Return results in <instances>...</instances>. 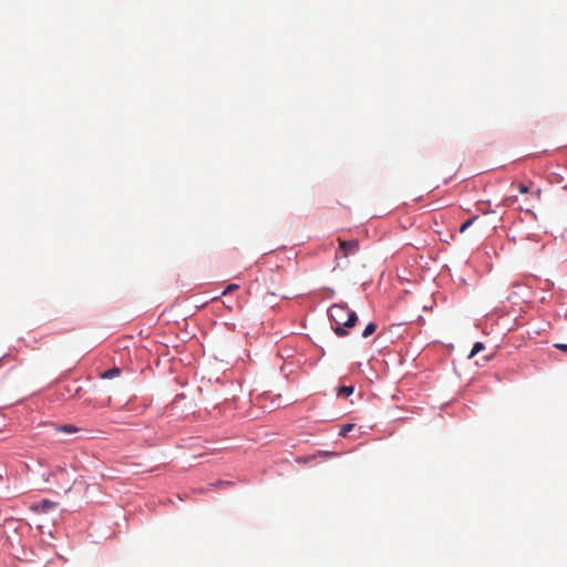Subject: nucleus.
Returning <instances> with one entry per match:
<instances>
[{
    "label": "nucleus",
    "mask_w": 567,
    "mask_h": 567,
    "mask_svg": "<svg viewBox=\"0 0 567 567\" xmlns=\"http://www.w3.org/2000/svg\"><path fill=\"white\" fill-rule=\"evenodd\" d=\"M518 192H519L520 194H526V193H528V192H529V187H528L527 185H525V184H519V185H518Z\"/></svg>",
    "instance_id": "f8f14e48"
},
{
    "label": "nucleus",
    "mask_w": 567,
    "mask_h": 567,
    "mask_svg": "<svg viewBox=\"0 0 567 567\" xmlns=\"http://www.w3.org/2000/svg\"><path fill=\"white\" fill-rule=\"evenodd\" d=\"M354 427V424H351V423H348V424H344L341 429H340V432H339V435L340 436H346L350 431H352Z\"/></svg>",
    "instance_id": "6e6552de"
},
{
    "label": "nucleus",
    "mask_w": 567,
    "mask_h": 567,
    "mask_svg": "<svg viewBox=\"0 0 567 567\" xmlns=\"http://www.w3.org/2000/svg\"><path fill=\"white\" fill-rule=\"evenodd\" d=\"M354 391V388L352 385H342L338 388L337 395L338 396H350Z\"/></svg>",
    "instance_id": "20e7f679"
},
{
    "label": "nucleus",
    "mask_w": 567,
    "mask_h": 567,
    "mask_svg": "<svg viewBox=\"0 0 567 567\" xmlns=\"http://www.w3.org/2000/svg\"><path fill=\"white\" fill-rule=\"evenodd\" d=\"M60 431L65 432V433H74V432H76V427L73 425H63L60 427Z\"/></svg>",
    "instance_id": "9d476101"
},
{
    "label": "nucleus",
    "mask_w": 567,
    "mask_h": 567,
    "mask_svg": "<svg viewBox=\"0 0 567 567\" xmlns=\"http://www.w3.org/2000/svg\"><path fill=\"white\" fill-rule=\"evenodd\" d=\"M555 348H557L558 350L567 352V344L556 343Z\"/></svg>",
    "instance_id": "ddd939ff"
},
{
    "label": "nucleus",
    "mask_w": 567,
    "mask_h": 567,
    "mask_svg": "<svg viewBox=\"0 0 567 567\" xmlns=\"http://www.w3.org/2000/svg\"><path fill=\"white\" fill-rule=\"evenodd\" d=\"M164 358H165L166 363L169 364L171 372L177 371V369H178V367L181 364H183V365H190L192 364L190 361L185 362L181 358H175V357H164Z\"/></svg>",
    "instance_id": "7ed1b4c3"
},
{
    "label": "nucleus",
    "mask_w": 567,
    "mask_h": 567,
    "mask_svg": "<svg viewBox=\"0 0 567 567\" xmlns=\"http://www.w3.org/2000/svg\"><path fill=\"white\" fill-rule=\"evenodd\" d=\"M328 316L333 331L339 337L347 336L346 328H352L358 321L357 313L350 310L346 303H333L330 306Z\"/></svg>",
    "instance_id": "f257e3e1"
},
{
    "label": "nucleus",
    "mask_w": 567,
    "mask_h": 567,
    "mask_svg": "<svg viewBox=\"0 0 567 567\" xmlns=\"http://www.w3.org/2000/svg\"><path fill=\"white\" fill-rule=\"evenodd\" d=\"M50 506H51L50 502H48V501L43 502V507H50Z\"/></svg>",
    "instance_id": "4468645a"
},
{
    "label": "nucleus",
    "mask_w": 567,
    "mask_h": 567,
    "mask_svg": "<svg viewBox=\"0 0 567 567\" xmlns=\"http://www.w3.org/2000/svg\"><path fill=\"white\" fill-rule=\"evenodd\" d=\"M236 289H238V285H236V284L228 285L227 288L224 290L223 295H227Z\"/></svg>",
    "instance_id": "9b49d317"
},
{
    "label": "nucleus",
    "mask_w": 567,
    "mask_h": 567,
    "mask_svg": "<svg viewBox=\"0 0 567 567\" xmlns=\"http://www.w3.org/2000/svg\"><path fill=\"white\" fill-rule=\"evenodd\" d=\"M484 350H485V346L483 342H475L474 346L472 347L470 354H477Z\"/></svg>",
    "instance_id": "0eeeda50"
},
{
    "label": "nucleus",
    "mask_w": 567,
    "mask_h": 567,
    "mask_svg": "<svg viewBox=\"0 0 567 567\" xmlns=\"http://www.w3.org/2000/svg\"><path fill=\"white\" fill-rule=\"evenodd\" d=\"M121 370L118 368H112L110 370H106L104 371L102 374H101V378L102 379H112V378H115L120 374Z\"/></svg>",
    "instance_id": "423d86ee"
},
{
    "label": "nucleus",
    "mask_w": 567,
    "mask_h": 567,
    "mask_svg": "<svg viewBox=\"0 0 567 567\" xmlns=\"http://www.w3.org/2000/svg\"><path fill=\"white\" fill-rule=\"evenodd\" d=\"M375 330H377V323L369 322L365 326L364 330L362 331V337L368 338V337L372 336L375 332Z\"/></svg>",
    "instance_id": "39448f33"
},
{
    "label": "nucleus",
    "mask_w": 567,
    "mask_h": 567,
    "mask_svg": "<svg viewBox=\"0 0 567 567\" xmlns=\"http://www.w3.org/2000/svg\"><path fill=\"white\" fill-rule=\"evenodd\" d=\"M339 240V249L342 252L343 257H348L350 255H353L358 251V241L357 240Z\"/></svg>",
    "instance_id": "f03ea898"
},
{
    "label": "nucleus",
    "mask_w": 567,
    "mask_h": 567,
    "mask_svg": "<svg viewBox=\"0 0 567 567\" xmlns=\"http://www.w3.org/2000/svg\"><path fill=\"white\" fill-rule=\"evenodd\" d=\"M477 219V217H473V218H470L467 219L466 221H464L462 225H461V228H460V231L461 233H464L472 224L473 221Z\"/></svg>",
    "instance_id": "1a4fd4ad"
},
{
    "label": "nucleus",
    "mask_w": 567,
    "mask_h": 567,
    "mask_svg": "<svg viewBox=\"0 0 567 567\" xmlns=\"http://www.w3.org/2000/svg\"><path fill=\"white\" fill-rule=\"evenodd\" d=\"M159 363H161V358H159V357H157V358H156V365L158 367V365H159Z\"/></svg>",
    "instance_id": "2eb2a0df"
}]
</instances>
